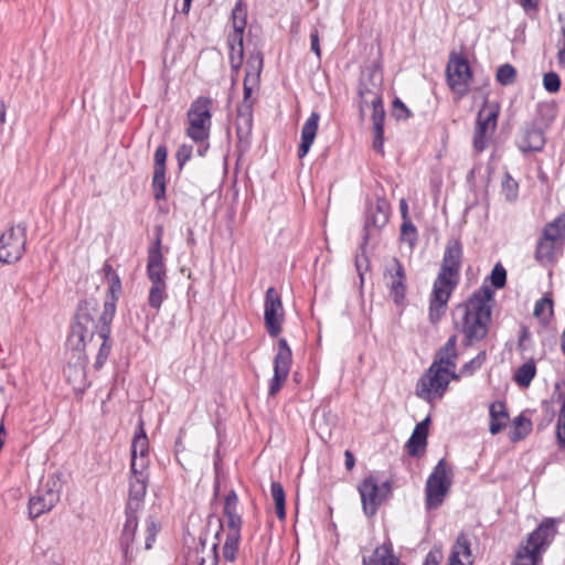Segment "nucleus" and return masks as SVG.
<instances>
[{"label": "nucleus", "instance_id": "14", "mask_svg": "<svg viewBox=\"0 0 565 565\" xmlns=\"http://www.w3.org/2000/svg\"><path fill=\"white\" fill-rule=\"evenodd\" d=\"M284 316L280 296L274 287L268 288L265 295L264 319L270 337H277L281 332Z\"/></svg>", "mask_w": 565, "mask_h": 565}, {"label": "nucleus", "instance_id": "30", "mask_svg": "<svg viewBox=\"0 0 565 565\" xmlns=\"http://www.w3.org/2000/svg\"><path fill=\"white\" fill-rule=\"evenodd\" d=\"M557 245L551 239L541 238L537 243L535 257L536 259L543 264L547 265L555 260L557 253Z\"/></svg>", "mask_w": 565, "mask_h": 565}, {"label": "nucleus", "instance_id": "15", "mask_svg": "<svg viewBox=\"0 0 565 565\" xmlns=\"http://www.w3.org/2000/svg\"><path fill=\"white\" fill-rule=\"evenodd\" d=\"M384 278L394 302L401 303L406 294V273L399 259L393 257L386 263Z\"/></svg>", "mask_w": 565, "mask_h": 565}, {"label": "nucleus", "instance_id": "21", "mask_svg": "<svg viewBox=\"0 0 565 565\" xmlns=\"http://www.w3.org/2000/svg\"><path fill=\"white\" fill-rule=\"evenodd\" d=\"M390 209L385 201L379 200L375 205H371L366 211V220L364 226V244H367L372 236L371 227L380 230L388 222Z\"/></svg>", "mask_w": 565, "mask_h": 565}, {"label": "nucleus", "instance_id": "31", "mask_svg": "<svg viewBox=\"0 0 565 565\" xmlns=\"http://www.w3.org/2000/svg\"><path fill=\"white\" fill-rule=\"evenodd\" d=\"M132 512L134 511L129 510H127L126 512L127 518L120 539V544L122 550L125 551V554L128 553V550L135 540V533L138 526L137 516Z\"/></svg>", "mask_w": 565, "mask_h": 565}, {"label": "nucleus", "instance_id": "36", "mask_svg": "<svg viewBox=\"0 0 565 565\" xmlns=\"http://www.w3.org/2000/svg\"><path fill=\"white\" fill-rule=\"evenodd\" d=\"M167 297V282H151L149 289L148 302L156 310L160 309Z\"/></svg>", "mask_w": 565, "mask_h": 565}, {"label": "nucleus", "instance_id": "12", "mask_svg": "<svg viewBox=\"0 0 565 565\" xmlns=\"http://www.w3.org/2000/svg\"><path fill=\"white\" fill-rule=\"evenodd\" d=\"M390 491L386 482L379 484L374 477L365 478L359 486L362 508L367 516H373Z\"/></svg>", "mask_w": 565, "mask_h": 565}, {"label": "nucleus", "instance_id": "4", "mask_svg": "<svg viewBox=\"0 0 565 565\" xmlns=\"http://www.w3.org/2000/svg\"><path fill=\"white\" fill-rule=\"evenodd\" d=\"M555 534L554 521L551 519L544 520L536 530L527 535L525 543L520 545L513 565H537Z\"/></svg>", "mask_w": 565, "mask_h": 565}, {"label": "nucleus", "instance_id": "47", "mask_svg": "<svg viewBox=\"0 0 565 565\" xmlns=\"http://www.w3.org/2000/svg\"><path fill=\"white\" fill-rule=\"evenodd\" d=\"M369 109L372 110L373 129H376L377 127L383 128L385 111L382 99H380L379 103L369 104V107H365V110Z\"/></svg>", "mask_w": 565, "mask_h": 565}, {"label": "nucleus", "instance_id": "32", "mask_svg": "<svg viewBox=\"0 0 565 565\" xmlns=\"http://www.w3.org/2000/svg\"><path fill=\"white\" fill-rule=\"evenodd\" d=\"M456 343L457 338L456 335L450 337L445 345L439 350L437 353L436 359L434 362L446 365L448 367L454 369L455 367V358H456Z\"/></svg>", "mask_w": 565, "mask_h": 565}, {"label": "nucleus", "instance_id": "11", "mask_svg": "<svg viewBox=\"0 0 565 565\" xmlns=\"http://www.w3.org/2000/svg\"><path fill=\"white\" fill-rule=\"evenodd\" d=\"M446 74L451 90L460 98L467 95L471 79V70L467 60L452 55L448 62Z\"/></svg>", "mask_w": 565, "mask_h": 565}, {"label": "nucleus", "instance_id": "13", "mask_svg": "<svg viewBox=\"0 0 565 565\" xmlns=\"http://www.w3.org/2000/svg\"><path fill=\"white\" fill-rule=\"evenodd\" d=\"M292 353L287 340L281 338L278 340L277 353L274 358V376L269 383V395H276L288 377L291 366Z\"/></svg>", "mask_w": 565, "mask_h": 565}, {"label": "nucleus", "instance_id": "55", "mask_svg": "<svg viewBox=\"0 0 565 565\" xmlns=\"http://www.w3.org/2000/svg\"><path fill=\"white\" fill-rule=\"evenodd\" d=\"M167 148L159 146L154 152V170L166 171Z\"/></svg>", "mask_w": 565, "mask_h": 565}, {"label": "nucleus", "instance_id": "58", "mask_svg": "<svg viewBox=\"0 0 565 565\" xmlns=\"http://www.w3.org/2000/svg\"><path fill=\"white\" fill-rule=\"evenodd\" d=\"M559 20L563 22V24L561 28L562 38L558 42L557 60L558 64L565 67V19L563 20L562 18H559Z\"/></svg>", "mask_w": 565, "mask_h": 565}, {"label": "nucleus", "instance_id": "16", "mask_svg": "<svg viewBox=\"0 0 565 565\" xmlns=\"http://www.w3.org/2000/svg\"><path fill=\"white\" fill-rule=\"evenodd\" d=\"M56 482H50L45 487L39 489L29 500V515L31 519L41 516L51 511L60 501V492L55 490Z\"/></svg>", "mask_w": 565, "mask_h": 565}, {"label": "nucleus", "instance_id": "53", "mask_svg": "<svg viewBox=\"0 0 565 565\" xmlns=\"http://www.w3.org/2000/svg\"><path fill=\"white\" fill-rule=\"evenodd\" d=\"M120 289H121L120 279L117 274H113V276L109 277V289H108L107 299L105 300L104 305L113 299H114V303L116 305V301H117L116 294L119 292Z\"/></svg>", "mask_w": 565, "mask_h": 565}, {"label": "nucleus", "instance_id": "7", "mask_svg": "<svg viewBox=\"0 0 565 565\" xmlns=\"http://www.w3.org/2000/svg\"><path fill=\"white\" fill-rule=\"evenodd\" d=\"M211 99L207 97L196 98L188 110L189 127L188 136L196 141H204L210 136L211 129Z\"/></svg>", "mask_w": 565, "mask_h": 565}, {"label": "nucleus", "instance_id": "41", "mask_svg": "<svg viewBox=\"0 0 565 565\" xmlns=\"http://www.w3.org/2000/svg\"><path fill=\"white\" fill-rule=\"evenodd\" d=\"M246 19H247L246 8L244 7L242 0H239L235 4V7L232 11L233 29H237L238 31L245 30Z\"/></svg>", "mask_w": 565, "mask_h": 565}, {"label": "nucleus", "instance_id": "2", "mask_svg": "<svg viewBox=\"0 0 565 565\" xmlns=\"http://www.w3.org/2000/svg\"><path fill=\"white\" fill-rule=\"evenodd\" d=\"M493 295L490 287L482 286L466 303L457 307L456 315L460 316V322L456 323L461 326L467 345L473 341H480L487 335Z\"/></svg>", "mask_w": 565, "mask_h": 565}, {"label": "nucleus", "instance_id": "63", "mask_svg": "<svg viewBox=\"0 0 565 565\" xmlns=\"http://www.w3.org/2000/svg\"><path fill=\"white\" fill-rule=\"evenodd\" d=\"M310 45H311V51L315 52V54L317 55L318 58H320L321 51H320L319 35H318L317 30L311 32V34H310Z\"/></svg>", "mask_w": 565, "mask_h": 565}, {"label": "nucleus", "instance_id": "56", "mask_svg": "<svg viewBox=\"0 0 565 565\" xmlns=\"http://www.w3.org/2000/svg\"><path fill=\"white\" fill-rule=\"evenodd\" d=\"M257 85L258 83L246 82V78H244V96L239 105H247L248 108H253L252 93Z\"/></svg>", "mask_w": 565, "mask_h": 565}, {"label": "nucleus", "instance_id": "6", "mask_svg": "<svg viewBox=\"0 0 565 565\" xmlns=\"http://www.w3.org/2000/svg\"><path fill=\"white\" fill-rule=\"evenodd\" d=\"M452 483V470L443 458L435 466L426 481V508L434 510L440 507Z\"/></svg>", "mask_w": 565, "mask_h": 565}, {"label": "nucleus", "instance_id": "17", "mask_svg": "<svg viewBox=\"0 0 565 565\" xmlns=\"http://www.w3.org/2000/svg\"><path fill=\"white\" fill-rule=\"evenodd\" d=\"M116 312V306L114 303V299L108 301L103 306V317H102V324L99 326V338L103 340L95 366L98 369L100 367L105 361L107 360L109 353H110V324L114 319Z\"/></svg>", "mask_w": 565, "mask_h": 565}, {"label": "nucleus", "instance_id": "43", "mask_svg": "<svg viewBox=\"0 0 565 565\" xmlns=\"http://www.w3.org/2000/svg\"><path fill=\"white\" fill-rule=\"evenodd\" d=\"M152 186L156 200H162L166 198V171H153Z\"/></svg>", "mask_w": 565, "mask_h": 565}, {"label": "nucleus", "instance_id": "50", "mask_svg": "<svg viewBox=\"0 0 565 565\" xmlns=\"http://www.w3.org/2000/svg\"><path fill=\"white\" fill-rule=\"evenodd\" d=\"M490 280L492 286L495 288H502L505 285L507 281V270L501 264H495L491 275Z\"/></svg>", "mask_w": 565, "mask_h": 565}, {"label": "nucleus", "instance_id": "3", "mask_svg": "<svg viewBox=\"0 0 565 565\" xmlns=\"http://www.w3.org/2000/svg\"><path fill=\"white\" fill-rule=\"evenodd\" d=\"M103 311L98 312V303L94 299H87L78 305L72 331L67 338V345L78 353L83 352L86 341L92 340L95 333H99Z\"/></svg>", "mask_w": 565, "mask_h": 565}, {"label": "nucleus", "instance_id": "45", "mask_svg": "<svg viewBox=\"0 0 565 565\" xmlns=\"http://www.w3.org/2000/svg\"><path fill=\"white\" fill-rule=\"evenodd\" d=\"M239 539L241 536L226 535V540L223 546V556L226 561H235L236 553L238 551Z\"/></svg>", "mask_w": 565, "mask_h": 565}, {"label": "nucleus", "instance_id": "39", "mask_svg": "<svg viewBox=\"0 0 565 565\" xmlns=\"http://www.w3.org/2000/svg\"><path fill=\"white\" fill-rule=\"evenodd\" d=\"M561 408L556 422V440L558 447L565 450V393L561 396Z\"/></svg>", "mask_w": 565, "mask_h": 565}, {"label": "nucleus", "instance_id": "52", "mask_svg": "<svg viewBox=\"0 0 565 565\" xmlns=\"http://www.w3.org/2000/svg\"><path fill=\"white\" fill-rule=\"evenodd\" d=\"M237 504H238V497L234 490H231L226 494L225 500H224L223 514L231 515V514L237 513L236 512Z\"/></svg>", "mask_w": 565, "mask_h": 565}, {"label": "nucleus", "instance_id": "46", "mask_svg": "<svg viewBox=\"0 0 565 565\" xmlns=\"http://www.w3.org/2000/svg\"><path fill=\"white\" fill-rule=\"evenodd\" d=\"M401 238L413 247L417 241V230L411 220H405L401 226Z\"/></svg>", "mask_w": 565, "mask_h": 565}, {"label": "nucleus", "instance_id": "27", "mask_svg": "<svg viewBox=\"0 0 565 565\" xmlns=\"http://www.w3.org/2000/svg\"><path fill=\"white\" fill-rule=\"evenodd\" d=\"M379 562L382 565H401L399 559L393 555L391 543L377 546L371 557H363L362 565H377Z\"/></svg>", "mask_w": 565, "mask_h": 565}, {"label": "nucleus", "instance_id": "24", "mask_svg": "<svg viewBox=\"0 0 565 565\" xmlns=\"http://www.w3.org/2000/svg\"><path fill=\"white\" fill-rule=\"evenodd\" d=\"M320 116L318 113H312L310 117L306 120L301 129V142L298 148V157L303 158L310 147L312 146L319 124Z\"/></svg>", "mask_w": 565, "mask_h": 565}, {"label": "nucleus", "instance_id": "38", "mask_svg": "<svg viewBox=\"0 0 565 565\" xmlns=\"http://www.w3.org/2000/svg\"><path fill=\"white\" fill-rule=\"evenodd\" d=\"M513 424L514 428L510 433V439L512 441L523 439L531 431L532 424L527 418L523 416L515 417Z\"/></svg>", "mask_w": 565, "mask_h": 565}, {"label": "nucleus", "instance_id": "5", "mask_svg": "<svg viewBox=\"0 0 565 565\" xmlns=\"http://www.w3.org/2000/svg\"><path fill=\"white\" fill-rule=\"evenodd\" d=\"M458 377L459 375L452 372L451 367L433 362L417 382L416 394L427 402L440 398L447 391L450 380H458Z\"/></svg>", "mask_w": 565, "mask_h": 565}, {"label": "nucleus", "instance_id": "40", "mask_svg": "<svg viewBox=\"0 0 565 565\" xmlns=\"http://www.w3.org/2000/svg\"><path fill=\"white\" fill-rule=\"evenodd\" d=\"M495 78L503 86L512 85L516 79V71L511 64H503L498 68Z\"/></svg>", "mask_w": 565, "mask_h": 565}, {"label": "nucleus", "instance_id": "49", "mask_svg": "<svg viewBox=\"0 0 565 565\" xmlns=\"http://www.w3.org/2000/svg\"><path fill=\"white\" fill-rule=\"evenodd\" d=\"M159 525L154 519L148 518L146 520V536H145V547L146 550H150L152 543L156 540V535L158 533Z\"/></svg>", "mask_w": 565, "mask_h": 565}, {"label": "nucleus", "instance_id": "28", "mask_svg": "<svg viewBox=\"0 0 565 565\" xmlns=\"http://www.w3.org/2000/svg\"><path fill=\"white\" fill-rule=\"evenodd\" d=\"M505 406L501 402H494L490 405V426L489 430L492 435H497L502 430L508 420Z\"/></svg>", "mask_w": 565, "mask_h": 565}, {"label": "nucleus", "instance_id": "8", "mask_svg": "<svg viewBox=\"0 0 565 565\" xmlns=\"http://www.w3.org/2000/svg\"><path fill=\"white\" fill-rule=\"evenodd\" d=\"M500 106L498 103L484 102L477 116V125L473 136V148L481 152L487 148V142L497 128Z\"/></svg>", "mask_w": 565, "mask_h": 565}, {"label": "nucleus", "instance_id": "10", "mask_svg": "<svg viewBox=\"0 0 565 565\" xmlns=\"http://www.w3.org/2000/svg\"><path fill=\"white\" fill-rule=\"evenodd\" d=\"M383 74L377 66L367 67L362 72L359 85L360 110L362 114L369 104L379 103L382 99L381 90Z\"/></svg>", "mask_w": 565, "mask_h": 565}, {"label": "nucleus", "instance_id": "34", "mask_svg": "<svg viewBox=\"0 0 565 565\" xmlns=\"http://www.w3.org/2000/svg\"><path fill=\"white\" fill-rule=\"evenodd\" d=\"M565 235V217H557L552 223L545 226L543 232V238L551 239L556 244H559V241Z\"/></svg>", "mask_w": 565, "mask_h": 565}, {"label": "nucleus", "instance_id": "35", "mask_svg": "<svg viewBox=\"0 0 565 565\" xmlns=\"http://www.w3.org/2000/svg\"><path fill=\"white\" fill-rule=\"evenodd\" d=\"M263 68V56L260 53L252 54L246 62V82L258 83Z\"/></svg>", "mask_w": 565, "mask_h": 565}, {"label": "nucleus", "instance_id": "18", "mask_svg": "<svg viewBox=\"0 0 565 565\" xmlns=\"http://www.w3.org/2000/svg\"><path fill=\"white\" fill-rule=\"evenodd\" d=\"M149 467V440L143 428V422L140 419L138 423V430L136 431L131 444V470L136 468L148 469Z\"/></svg>", "mask_w": 565, "mask_h": 565}, {"label": "nucleus", "instance_id": "44", "mask_svg": "<svg viewBox=\"0 0 565 565\" xmlns=\"http://www.w3.org/2000/svg\"><path fill=\"white\" fill-rule=\"evenodd\" d=\"M486 359V351H480L477 356H475L469 362L462 365L459 375H472L477 370H479L482 366Z\"/></svg>", "mask_w": 565, "mask_h": 565}, {"label": "nucleus", "instance_id": "59", "mask_svg": "<svg viewBox=\"0 0 565 565\" xmlns=\"http://www.w3.org/2000/svg\"><path fill=\"white\" fill-rule=\"evenodd\" d=\"M503 189L507 191V196L513 199L516 195L518 183L509 175L502 182Z\"/></svg>", "mask_w": 565, "mask_h": 565}, {"label": "nucleus", "instance_id": "25", "mask_svg": "<svg viewBox=\"0 0 565 565\" xmlns=\"http://www.w3.org/2000/svg\"><path fill=\"white\" fill-rule=\"evenodd\" d=\"M472 555L470 550V542L466 534L458 535L457 541L452 547L449 556V565H471Z\"/></svg>", "mask_w": 565, "mask_h": 565}, {"label": "nucleus", "instance_id": "54", "mask_svg": "<svg viewBox=\"0 0 565 565\" xmlns=\"http://www.w3.org/2000/svg\"><path fill=\"white\" fill-rule=\"evenodd\" d=\"M365 245L364 241L361 244V254L355 258V267L361 277V281H363V273L369 269V258L365 255Z\"/></svg>", "mask_w": 565, "mask_h": 565}, {"label": "nucleus", "instance_id": "64", "mask_svg": "<svg viewBox=\"0 0 565 565\" xmlns=\"http://www.w3.org/2000/svg\"><path fill=\"white\" fill-rule=\"evenodd\" d=\"M344 457H345V460H344L345 468L348 470H351L355 465L354 456L350 450H347L344 452Z\"/></svg>", "mask_w": 565, "mask_h": 565}, {"label": "nucleus", "instance_id": "61", "mask_svg": "<svg viewBox=\"0 0 565 565\" xmlns=\"http://www.w3.org/2000/svg\"><path fill=\"white\" fill-rule=\"evenodd\" d=\"M192 154V147L191 146H181L177 152V158L180 166H183L188 160H190Z\"/></svg>", "mask_w": 565, "mask_h": 565}, {"label": "nucleus", "instance_id": "1", "mask_svg": "<svg viewBox=\"0 0 565 565\" xmlns=\"http://www.w3.org/2000/svg\"><path fill=\"white\" fill-rule=\"evenodd\" d=\"M462 247L458 239L447 242L440 271L434 282L429 301V320L436 323L445 313L449 297L458 284Z\"/></svg>", "mask_w": 565, "mask_h": 565}, {"label": "nucleus", "instance_id": "51", "mask_svg": "<svg viewBox=\"0 0 565 565\" xmlns=\"http://www.w3.org/2000/svg\"><path fill=\"white\" fill-rule=\"evenodd\" d=\"M543 86L548 93H556L561 87L559 76L554 72H548L543 76Z\"/></svg>", "mask_w": 565, "mask_h": 565}, {"label": "nucleus", "instance_id": "23", "mask_svg": "<svg viewBox=\"0 0 565 565\" xmlns=\"http://www.w3.org/2000/svg\"><path fill=\"white\" fill-rule=\"evenodd\" d=\"M235 126L239 142L248 146L253 127V108H248L247 105H239Z\"/></svg>", "mask_w": 565, "mask_h": 565}, {"label": "nucleus", "instance_id": "42", "mask_svg": "<svg viewBox=\"0 0 565 565\" xmlns=\"http://www.w3.org/2000/svg\"><path fill=\"white\" fill-rule=\"evenodd\" d=\"M533 315L539 319H547L553 315V301L548 297H543L535 303Z\"/></svg>", "mask_w": 565, "mask_h": 565}, {"label": "nucleus", "instance_id": "9", "mask_svg": "<svg viewBox=\"0 0 565 565\" xmlns=\"http://www.w3.org/2000/svg\"><path fill=\"white\" fill-rule=\"evenodd\" d=\"M26 243V226L19 224L10 227L0 236V262L12 264L24 254Z\"/></svg>", "mask_w": 565, "mask_h": 565}, {"label": "nucleus", "instance_id": "19", "mask_svg": "<svg viewBox=\"0 0 565 565\" xmlns=\"http://www.w3.org/2000/svg\"><path fill=\"white\" fill-rule=\"evenodd\" d=\"M147 275L150 282H166L167 270L161 252V238L157 239L149 246Z\"/></svg>", "mask_w": 565, "mask_h": 565}, {"label": "nucleus", "instance_id": "48", "mask_svg": "<svg viewBox=\"0 0 565 565\" xmlns=\"http://www.w3.org/2000/svg\"><path fill=\"white\" fill-rule=\"evenodd\" d=\"M227 527L226 535L241 536L242 518L238 513L224 515Z\"/></svg>", "mask_w": 565, "mask_h": 565}, {"label": "nucleus", "instance_id": "62", "mask_svg": "<svg viewBox=\"0 0 565 565\" xmlns=\"http://www.w3.org/2000/svg\"><path fill=\"white\" fill-rule=\"evenodd\" d=\"M441 558V552L439 550L430 551L425 559L424 565H439Z\"/></svg>", "mask_w": 565, "mask_h": 565}, {"label": "nucleus", "instance_id": "57", "mask_svg": "<svg viewBox=\"0 0 565 565\" xmlns=\"http://www.w3.org/2000/svg\"><path fill=\"white\" fill-rule=\"evenodd\" d=\"M393 115L397 119H406L409 117L411 113H409L408 108L405 106V104L402 100H399L398 98H396L393 102Z\"/></svg>", "mask_w": 565, "mask_h": 565}, {"label": "nucleus", "instance_id": "26", "mask_svg": "<svg viewBox=\"0 0 565 565\" xmlns=\"http://www.w3.org/2000/svg\"><path fill=\"white\" fill-rule=\"evenodd\" d=\"M429 418H425L423 422L415 426V429L407 441V451L411 456L416 457L423 452L428 436Z\"/></svg>", "mask_w": 565, "mask_h": 565}, {"label": "nucleus", "instance_id": "33", "mask_svg": "<svg viewBox=\"0 0 565 565\" xmlns=\"http://www.w3.org/2000/svg\"><path fill=\"white\" fill-rule=\"evenodd\" d=\"M535 374H536V366H535L534 361L531 360V361L523 363L515 371L514 381L519 386L527 387V386H530Z\"/></svg>", "mask_w": 565, "mask_h": 565}, {"label": "nucleus", "instance_id": "22", "mask_svg": "<svg viewBox=\"0 0 565 565\" xmlns=\"http://www.w3.org/2000/svg\"><path fill=\"white\" fill-rule=\"evenodd\" d=\"M544 145V134L534 125H526L518 140V146L522 152L541 151Z\"/></svg>", "mask_w": 565, "mask_h": 565}, {"label": "nucleus", "instance_id": "37", "mask_svg": "<svg viewBox=\"0 0 565 565\" xmlns=\"http://www.w3.org/2000/svg\"><path fill=\"white\" fill-rule=\"evenodd\" d=\"M271 498L275 502L276 514L279 520H285L286 518V509H285V491L282 486L279 482H271L270 489Z\"/></svg>", "mask_w": 565, "mask_h": 565}, {"label": "nucleus", "instance_id": "60", "mask_svg": "<svg viewBox=\"0 0 565 565\" xmlns=\"http://www.w3.org/2000/svg\"><path fill=\"white\" fill-rule=\"evenodd\" d=\"M374 140H373V149L377 152H383L384 137H383V128L377 127L373 129Z\"/></svg>", "mask_w": 565, "mask_h": 565}, {"label": "nucleus", "instance_id": "20", "mask_svg": "<svg viewBox=\"0 0 565 565\" xmlns=\"http://www.w3.org/2000/svg\"><path fill=\"white\" fill-rule=\"evenodd\" d=\"M148 484V469L136 468V471L130 469L129 478V499L127 510L136 511L147 492Z\"/></svg>", "mask_w": 565, "mask_h": 565}, {"label": "nucleus", "instance_id": "29", "mask_svg": "<svg viewBox=\"0 0 565 565\" xmlns=\"http://www.w3.org/2000/svg\"><path fill=\"white\" fill-rule=\"evenodd\" d=\"M245 30L234 29L228 35V44L232 51L231 63L233 68H238L243 62V34Z\"/></svg>", "mask_w": 565, "mask_h": 565}]
</instances>
